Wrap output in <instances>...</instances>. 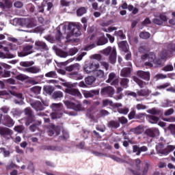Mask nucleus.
Listing matches in <instances>:
<instances>
[{
  "mask_svg": "<svg viewBox=\"0 0 175 175\" xmlns=\"http://www.w3.org/2000/svg\"><path fill=\"white\" fill-rule=\"evenodd\" d=\"M92 137L96 139L97 141H100L102 136L96 130L92 131Z\"/></svg>",
  "mask_w": 175,
  "mask_h": 175,
  "instance_id": "39",
  "label": "nucleus"
},
{
  "mask_svg": "<svg viewBox=\"0 0 175 175\" xmlns=\"http://www.w3.org/2000/svg\"><path fill=\"white\" fill-rule=\"evenodd\" d=\"M61 133V129L59 126H55V124H50L48 126V134L49 136L53 137L59 136Z\"/></svg>",
  "mask_w": 175,
  "mask_h": 175,
  "instance_id": "7",
  "label": "nucleus"
},
{
  "mask_svg": "<svg viewBox=\"0 0 175 175\" xmlns=\"http://www.w3.org/2000/svg\"><path fill=\"white\" fill-rule=\"evenodd\" d=\"M100 64L98 63H96L95 62H85V64L83 66V69L84 72L87 74H90L91 72H94L96 69H99Z\"/></svg>",
  "mask_w": 175,
  "mask_h": 175,
  "instance_id": "4",
  "label": "nucleus"
},
{
  "mask_svg": "<svg viewBox=\"0 0 175 175\" xmlns=\"http://www.w3.org/2000/svg\"><path fill=\"white\" fill-rule=\"evenodd\" d=\"M133 80H134L135 82L137 83V85L141 88H143L144 86L147 85V83L139 79H138L137 77H133Z\"/></svg>",
  "mask_w": 175,
  "mask_h": 175,
  "instance_id": "32",
  "label": "nucleus"
},
{
  "mask_svg": "<svg viewBox=\"0 0 175 175\" xmlns=\"http://www.w3.org/2000/svg\"><path fill=\"white\" fill-rule=\"evenodd\" d=\"M152 23H153L154 25H163V21H161V19L157 18H153Z\"/></svg>",
  "mask_w": 175,
  "mask_h": 175,
  "instance_id": "57",
  "label": "nucleus"
},
{
  "mask_svg": "<svg viewBox=\"0 0 175 175\" xmlns=\"http://www.w3.org/2000/svg\"><path fill=\"white\" fill-rule=\"evenodd\" d=\"M133 152L135 153L136 155L139 156L142 152H146L148 148L146 146L139 147L137 145H134L132 146Z\"/></svg>",
  "mask_w": 175,
  "mask_h": 175,
  "instance_id": "13",
  "label": "nucleus"
},
{
  "mask_svg": "<svg viewBox=\"0 0 175 175\" xmlns=\"http://www.w3.org/2000/svg\"><path fill=\"white\" fill-rule=\"evenodd\" d=\"M66 92L70 95L78 97L79 98H82V94L79 89H67Z\"/></svg>",
  "mask_w": 175,
  "mask_h": 175,
  "instance_id": "18",
  "label": "nucleus"
},
{
  "mask_svg": "<svg viewBox=\"0 0 175 175\" xmlns=\"http://www.w3.org/2000/svg\"><path fill=\"white\" fill-rule=\"evenodd\" d=\"M148 61L150 62H153L156 59V55L154 53H150V55L148 56Z\"/></svg>",
  "mask_w": 175,
  "mask_h": 175,
  "instance_id": "60",
  "label": "nucleus"
},
{
  "mask_svg": "<svg viewBox=\"0 0 175 175\" xmlns=\"http://www.w3.org/2000/svg\"><path fill=\"white\" fill-rule=\"evenodd\" d=\"M96 79L94 76H88L85 78V83L88 85H92L95 81Z\"/></svg>",
  "mask_w": 175,
  "mask_h": 175,
  "instance_id": "25",
  "label": "nucleus"
},
{
  "mask_svg": "<svg viewBox=\"0 0 175 175\" xmlns=\"http://www.w3.org/2000/svg\"><path fill=\"white\" fill-rule=\"evenodd\" d=\"M118 46L124 53H129V46L127 41L120 42V43H118Z\"/></svg>",
  "mask_w": 175,
  "mask_h": 175,
  "instance_id": "21",
  "label": "nucleus"
},
{
  "mask_svg": "<svg viewBox=\"0 0 175 175\" xmlns=\"http://www.w3.org/2000/svg\"><path fill=\"white\" fill-rule=\"evenodd\" d=\"M113 35L116 36H118L122 40L126 39V36L124 34L122 30L116 31Z\"/></svg>",
  "mask_w": 175,
  "mask_h": 175,
  "instance_id": "38",
  "label": "nucleus"
},
{
  "mask_svg": "<svg viewBox=\"0 0 175 175\" xmlns=\"http://www.w3.org/2000/svg\"><path fill=\"white\" fill-rule=\"evenodd\" d=\"M137 75L141 79H144L146 81H150V75L149 72H144V71H142V70H139V71H137Z\"/></svg>",
  "mask_w": 175,
  "mask_h": 175,
  "instance_id": "16",
  "label": "nucleus"
},
{
  "mask_svg": "<svg viewBox=\"0 0 175 175\" xmlns=\"http://www.w3.org/2000/svg\"><path fill=\"white\" fill-rule=\"evenodd\" d=\"M129 79L127 78H123L120 81V85L123 88H127L129 87Z\"/></svg>",
  "mask_w": 175,
  "mask_h": 175,
  "instance_id": "35",
  "label": "nucleus"
},
{
  "mask_svg": "<svg viewBox=\"0 0 175 175\" xmlns=\"http://www.w3.org/2000/svg\"><path fill=\"white\" fill-rule=\"evenodd\" d=\"M108 40L105 37V35L103 34V36L98 38L97 43H96V44H97V46H103L106 44Z\"/></svg>",
  "mask_w": 175,
  "mask_h": 175,
  "instance_id": "24",
  "label": "nucleus"
},
{
  "mask_svg": "<svg viewBox=\"0 0 175 175\" xmlns=\"http://www.w3.org/2000/svg\"><path fill=\"white\" fill-rule=\"evenodd\" d=\"M128 170L133 175H142L141 172L140 167H137L135 170H133L131 168H129Z\"/></svg>",
  "mask_w": 175,
  "mask_h": 175,
  "instance_id": "41",
  "label": "nucleus"
},
{
  "mask_svg": "<svg viewBox=\"0 0 175 175\" xmlns=\"http://www.w3.org/2000/svg\"><path fill=\"white\" fill-rule=\"evenodd\" d=\"M69 138V135L67 132L63 131V135L59 136V142L66 141Z\"/></svg>",
  "mask_w": 175,
  "mask_h": 175,
  "instance_id": "43",
  "label": "nucleus"
},
{
  "mask_svg": "<svg viewBox=\"0 0 175 175\" xmlns=\"http://www.w3.org/2000/svg\"><path fill=\"white\" fill-rule=\"evenodd\" d=\"M42 148L44 150H55L57 149L55 146H42Z\"/></svg>",
  "mask_w": 175,
  "mask_h": 175,
  "instance_id": "54",
  "label": "nucleus"
},
{
  "mask_svg": "<svg viewBox=\"0 0 175 175\" xmlns=\"http://www.w3.org/2000/svg\"><path fill=\"white\" fill-rule=\"evenodd\" d=\"M92 59L100 62L103 61V56L100 54H94L92 55Z\"/></svg>",
  "mask_w": 175,
  "mask_h": 175,
  "instance_id": "56",
  "label": "nucleus"
},
{
  "mask_svg": "<svg viewBox=\"0 0 175 175\" xmlns=\"http://www.w3.org/2000/svg\"><path fill=\"white\" fill-rule=\"evenodd\" d=\"M35 50L40 52H47L49 51L48 45L42 41H36L34 44Z\"/></svg>",
  "mask_w": 175,
  "mask_h": 175,
  "instance_id": "8",
  "label": "nucleus"
},
{
  "mask_svg": "<svg viewBox=\"0 0 175 175\" xmlns=\"http://www.w3.org/2000/svg\"><path fill=\"white\" fill-rule=\"evenodd\" d=\"M64 97V94L62 91H55L52 94V98L54 100L60 99Z\"/></svg>",
  "mask_w": 175,
  "mask_h": 175,
  "instance_id": "26",
  "label": "nucleus"
},
{
  "mask_svg": "<svg viewBox=\"0 0 175 175\" xmlns=\"http://www.w3.org/2000/svg\"><path fill=\"white\" fill-rule=\"evenodd\" d=\"M21 70H23L25 72H29L31 74H36L41 72V68L36 66H31L27 68H23Z\"/></svg>",
  "mask_w": 175,
  "mask_h": 175,
  "instance_id": "17",
  "label": "nucleus"
},
{
  "mask_svg": "<svg viewBox=\"0 0 175 175\" xmlns=\"http://www.w3.org/2000/svg\"><path fill=\"white\" fill-rule=\"evenodd\" d=\"M46 77L55 78L57 77V73L55 71H51L45 74Z\"/></svg>",
  "mask_w": 175,
  "mask_h": 175,
  "instance_id": "53",
  "label": "nucleus"
},
{
  "mask_svg": "<svg viewBox=\"0 0 175 175\" xmlns=\"http://www.w3.org/2000/svg\"><path fill=\"white\" fill-rule=\"evenodd\" d=\"M69 31L67 37L69 38L71 36L79 37L81 35V26L75 23H69L68 26Z\"/></svg>",
  "mask_w": 175,
  "mask_h": 175,
  "instance_id": "3",
  "label": "nucleus"
},
{
  "mask_svg": "<svg viewBox=\"0 0 175 175\" xmlns=\"http://www.w3.org/2000/svg\"><path fill=\"white\" fill-rule=\"evenodd\" d=\"M0 150L4 157H9L10 156V150H7L5 148H0Z\"/></svg>",
  "mask_w": 175,
  "mask_h": 175,
  "instance_id": "44",
  "label": "nucleus"
},
{
  "mask_svg": "<svg viewBox=\"0 0 175 175\" xmlns=\"http://www.w3.org/2000/svg\"><path fill=\"white\" fill-rule=\"evenodd\" d=\"M118 121L122 124H126L128 123V120L125 117L122 116L121 118H118Z\"/></svg>",
  "mask_w": 175,
  "mask_h": 175,
  "instance_id": "64",
  "label": "nucleus"
},
{
  "mask_svg": "<svg viewBox=\"0 0 175 175\" xmlns=\"http://www.w3.org/2000/svg\"><path fill=\"white\" fill-rule=\"evenodd\" d=\"M14 121L10 116L5 115L3 116V124L5 126L11 128L14 125Z\"/></svg>",
  "mask_w": 175,
  "mask_h": 175,
  "instance_id": "14",
  "label": "nucleus"
},
{
  "mask_svg": "<svg viewBox=\"0 0 175 175\" xmlns=\"http://www.w3.org/2000/svg\"><path fill=\"white\" fill-rule=\"evenodd\" d=\"M41 124H42V121H38V122L31 124V125L29 126V130H30L31 132H35V131H36V129L38 128V126H39L40 125H41Z\"/></svg>",
  "mask_w": 175,
  "mask_h": 175,
  "instance_id": "34",
  "label": "nucleus"
},
{
  "mask_svg": "<svg viewBox=\"0 0 175 175\" xmlns=\"http://www.w3.org/2000/svg\"><path fill=\"white\" fill-rule=\"evenodd\" d=\"M131 73L130 68H126L121 71V77H129Z\"/></svg>",
  "mask_w": 175,
  "mask_h": 175,
  "instance_id": "33",
  "label": "nucleus"
},
{
  "mask_svg": "<svg viewBox=\"0 0 175 175\" xmlns=\"http://www.w3.org/2000/svg\"><path fill=\"white\" fill-rule=\"evenodd\" d=\"M25 118V125L29 126L30 124L35 122V114L30 107H27L24 110Z\"/></svg>",
  "mask_w": 175,
  "mask_h": 175,
  "instance_id": "5",
  "label": "nucleus"
},
{
  "mask_svg": "<svg viewBox=\"0 0 175 175\" xmlns=\"http://www.w3.org/2000/svg\"><path fill=\"white\" fill-rule=\"evenodd\" d=\"M109 63L112 65H115L117 62V51L116 48H113L111 53L109 57Z\"/></svg>",
  "mask_w": 175,
  "mask_h": 175,
  "instance_id": "15",
  "label": "nucleus"
},
{
  "mask_svg": "<svg viewBox=\"0 0 175 175\" xmlns=\"http://www.w3.org/2000/svg\"><path fill=\"white\" fill-rule=\"evenodd\" d=\"M146 118L147 119L149 120V122L152 124L157 123L160 120L159 117H157L152 115H146Z\"/></svg>",
  "mask_w": 175,
  "mask_h": 175,
  "instance_id": "27",
  "label": "nucleus"
},
{
  "mask_svg": "<svg viewBox=\"0 0 175 175\" xmlns=\"http://www.w3.org/2000/svg\"><path fill=\"white\" fill-rule=\"evenodd\" d=\"M27 170L32 174L35 173V165H33V163L31 161L29 163Z\"/></svg>",
  "mask_w": 175,
  "mask_h": 175,
  "instance_id": "51",
  "label": "nucleus"
},
{
  "mask_svg": "<svg viewBox=\"0 0 175 175\" xmlns=\"http://www.w3.org/2000/svg\"><path fill=\"white\" fill-rule=\"evenodd\" d=\"M83 95L85 98H93V95L92 94L91 90H90V91H83Z\"/></svg>",
  "mask_w": 175,
  "mask_h": 175,
  "instance_id": "52",
  "label": "nucleus"
},
{
  "mask_svg": "<svg viewBox=\"0 0 175 175\" xmlns=\"http://www.w3.org/2000/svg\"><path fill=\"white\" fill-rule=\"evenodd\" d=\"M14 131L21 133L23 132L24 128L23 126H15V127H14Z\"/></svg>",
  "mask_w": 175,
  "mask_h": 175,
  "instance_id": "61",
  "label": "nucleus"
},
{
  "mask_svg": "<svg viewBox=\"0 0 175 175\" xmlns=\"http://www.w3.org/2000/svg\"><path fill=\"white\" fill-rule=\"evenodd\" d=\"M15 79H16L19 81H23L27 79L28 77L26 75L21 74V75H16V77H15Z\"/></svg>",
  "mask_w": 175,
  "mask_h": 175,
  "instance_id": "55",
  "label": "nucleus"
},
{
  "mask_svg": "<svg viewBox=\"0 0 175 175\" xmlns=\"http://www.w3.org/2000/svg\"><path fill=\"white\" fill-rule=\"evenodd\" d=\"M93 74L96 77H98L100 79L105 78V72L103 70H98L96 69L94 70V72H93Z\"/></svg>",
  "mask_w": 175,
  "mask_h": 175,
  "instance_id": "28",
  "label": "nucleus"
},
{
  "mask_svg": "<svg viewBox=\"0 0 175 175\" xmlns=\"http://www.w3.org/2000/svg\"><path fill=\"white\" fill-rule=\"evenodd\" d=\"M129 132L134 133L135 135H139L142 134V127L141 126H137V127H134V129H131L129 130Z\"/></svg>",
  "mask_w": 175,
  "mask_h": 175,
  "instance_id": "31",
  "label": "nucleus"
},
{
  "mask_svg": "<svg viewBox=\"0 0 175 175\" xmlns=\"http://www.w3.org/2000/svg\"><path fill=\"white\" fill-rule=\"evenodd\" d=\"M79 52L78 48L74 47L70 48L68 51H67L68 56H73L76 55Z\"/></svg>",
  "mask_w": 175,
  "mask_h": 175,
  "instance_id": "36",
  "label": "nucleus"
},
{
  "mask_svg": "<svg viewBox=\"0 0 175 175\" xmlns=\"http://www.w3.org/2000/svg\"><path fill=\"white\" fill-rule=\"evenodd\" d=\"M53 112L50 114L51 119L60 118L63 115V105L62 103H52L50 106Z\"/></svg>",
  "mask_w": 175,
  "mask_h": 175,
  "instance_id": "2",
  "label": "nucleus"
},
{
  "mask_svg": "<svg viewBox=\"0 0 175 175\" xmlns=\"http://www.w3.org/2000/svg\"><path fill=\"white\" fill-rule=\"evenodd\" d=\"M163 70L166 72L174 70V66L170 64L166 65L163 68Z\"/></svg>",
  "mask_w": 175,
  "mask_h": 175,
  "instance_id": "59",
  "label": "nucleus"
},
{
  "mask_svg": "<svg viewBox=\"0 0 175 175\" xmlns=\"http://www.w3.org/2000/svg\"><path fill=\"white\" fill-rule=\"evenodd\" d=\"M139 37L144 40H148L150 37V33L146 31H142L139 33Z\"/></svg>",
  "mask_w": 175,
  "mask_h": 175,
  "instance_id": "42",
  "label": "nucleus"
},
{
  "mask_svg": "<svg viewBox=\"0 0 175 175\" xmlns=\"http://www.w3.org/2000/svg\"><path fill=\"white\" fill-rule=\"evenodd\" d=\"M15 167H17V165H16V164H14L13 163H11L10 164H7V165H5V170L7 171L12 170Z\"/></svg>",
  "mask_w": 175,
  "mask_h": 175,
  "instance_id": "50",
  "label": "nucleus"
},
{
  "mask_svg": "<svg viewBox=\"0 0 175 175\" xmlns=\"http://www.w3.org/2000/svg\"><path fill=\"white\" fill-rule=\"evenodd\" d=\"M150 166V163H146L144 167H143V170H142V175H147L148 172V169Z\"/></svg>",
  "mask_w": 175,
  "mask_h": 175,
  "instance_id": "45",
  "label": "nucleus"
},
{
  "mask_svg": "<svg viewBox=\"0 0 175 175\" xmlns=\"http://www.w3.org/2000/svg\"><path fill=\"white\" fill-rule=\"evenodd\" d=\"M118 112L120 114L126 115L129 112V109L127 107L119 108Z\"/></svg>",
  "mask_w": 175,
  "mask_h": 175,
  "instance_id": "46",
  "label": "nucleus"
},
{
  "mask_svg": "<svg viewBox=\"0 0 175 175\" xmlns=\"http://www.w3.org/2000/svg\"><path fill=\"white\" fill-rule=\"evenodd\" d=\"M174 51H175V44H170L167 46V50L163 49V51L160 53V57L161 59H165L170 54H172Z\"/></svg>",
  "mask_w": 175,
  "mask_h": 175,
  "instance_id": "9",
  "label": "nucleus"
},
{
  "mask_svg": "<svg viewBox=\"0 0 175 175\" xmlns=\"http://www.w3.org/2000/svg\"><path fill=\"white\" fill-rule=\"evenodd\" d=\"M65 69L68 72H72L69 74V77L72 79L79 81L84 78L83 75L78 72L81 70V65L78 63L68 66Z\"/></svg>",
  "mask_w": 175,
  "mask_h": 175,
  "instance_id": "1",
  "label": "nucleus"
},
{
  "mask_svg": "<svg viewBox=\"0 0 175 175\" xmlns=\"http://www.w3.org/2000/svg\"><path fill=\"white\" fill-rule=\"evenodd\" d=\"M171 85L170 83H164L162 85L157 86V90H165V88L170 87Z\"/></svg>",
  "mask_w": 175,
  "mask_h": 175,
  "instance_id": "58",
  "label": "nucleus"
},
{
  "mask_svg": "<svg viewBox=\"0 0 175 175\" xmlns=\"http://www.w3.org/2000/svg\"><path fill=\"white\" fill-rule=\"evenodd\" d=\"M31 106L36 111H42L44 109V107L40 101H34L31 103Z\"/></svg>",
  "mask_w": 175,
  "mask_h": 175,
  "instance_id": "19",
  "label": "nucleus"
},
{
  "mask_svg": "<svg viewBox=\"0 0 175 175\" xmlns=\"http://www.w3.org/2000/svg\"><path fill=\"white\" fill-rule=\"evenodd\" d=\"M100 64H101V66H103V68H105V70H109V64L105 61H100Z\"/></svg>",
  "mask_w": 175,
  "mask_h": 175,
  "instance_id": "62",
  "label": "nucleus"
},
{
  "mask_svg": "<svg viewBox=\"0 0 175 175\" xmlns=\"http://www.w3.org/2000/svg\"><path fill=\"white\" fill-rule=\"evenodd\" d=\"M137 94L142 97L148 96L150 94V92L148 89H141L137 92Z\"/></svg>",
  "mask_w": 175,
  "mask_h": 175,
  "instance_id": "30",
  "label": "nucleus"
},
{
  "mask_svg": "<svg viewBox=\"0 0 175 175\" xmlns=\"http://www.w3.org/2000/svg\"><path fill=\"white\" fill-rule=\"evenodd\" d=\"M44 91L46 94L51 95L54 92V88L53 86H44Z\"/></svg>",
  "mask_w": 175,
  "mask_h": 175,
  "instance_id": "37",
  "label": "nucleus"
},
{
  "mask_svg": "<svg viewBox=\"0 0 175 175\" xmlns=\"http://www.w3.org/2000/svg\"><path fill=\"white\" fill-rule=\"evenodd\" d=\"M146 134L148 137H150L151 138H155L160 135V131L159 129H148L146 131Z\"/></svg>",
  "mask_w": 175,
  "mask_h": 175,
  "instance_id": "12",
  "label": "nucleus"
},
{
  "mask_svg": "<svg viewBox=\"0 0 175 175\" xmlns=\"http://www.w3.org/2000/svg\"><path fill=\"white\" fill-rule=\"evenodd\" d=\"M167 129L170 131V134L175 137V124H169Z\"/></svg>",
  "mask_w": 175,
  "mask_h": 175,
  "instance_id": "40",
  "label": "nucleus"
},
{
  "mask_svg": "<svg viewBox=\"0 0 175 175\" xmlns=\"http://www.w3.org/2000/svg\"><path fill=\"white\" fill-rule=\"evenodd\" d=\"M32 49H33L32 45H28V44L25 45V46H23V51L18 53V55L20 57H24L29 55H31L33 53Z\"/></svg>",
  "mask_w": 175,
  "mask_h": 175,
  "instance_id": "11",
  "label": "nucleus"
},
{
  "mask_svg": "<svg viewBox=\"0 0 175 175\" xmlns=\"http://www.w3.org/2000/svg\"><path fill=\"white\" fill-rule=\"evenodd\" d=\"M149 113L152 114V116H163V111L161 109L152 108L151 109H149L148 111Z\"/></svg>",
  "mask_w": 175,
  "mask_h": 175,
  "instance_id": "23",
  "label": "nucleus"
},
{
  "mask_svg": "<svg viewBox=\"0 0 175 175\" xmlns=\"http://www.w3.org/2000/svg\"><path fill=\"white\" fill-rule=\"evenodd\" d=\"M120 126V123L116 120H111L107 124V127L110 129H118Z\"/></svg>",
  "mask_w": 175,
  "mask_h": 175,
  "instance_id": "22",
  "label": "nucleus"
},
{
  "mask_svg": "<svg viewBox=\"0 0 175 175\" xmlns=\"http://www.w3.org/2000/svg\"><path fill=\"white\" fill-rule=\"evenodd\" d=\"M116 73L114 72H111L109 75V78L106 81V83H110L113 80H114V79H116Z\"/></svg>",
  "mask_w": 175,
  "mask_h": 175,
  "instance_id": "48",
  "label": "nucleus"
},
{
  "mask_svg": "<svg viewBox=\"0 0 175 175\" xmlns=\"http://www.w3.org/2000/svg\"><path fill=\"white\" fill-rule=\"evenodd\" d=\"M64 105L68 109H72L76 111H80L83 109L82 104L81 103H77V104L69 100H65Z\"/></svg>",
  "mask_w": 175,
  "mask_h": 175,
  "instance_id": "10",
  "label": "nucleus"
},
{
  "mask_svg": "<svg viewBox=\"0 0 175 175\" xmlns=\"http://www.w3.org/2000/svg\"><path fill=\"white\" fill-rule=\"evenodd\" d=\"M164 147L165 145L163 142L159 143L156 146L157 151L159 152L160 150H163Z\"/></svg>",
  "mask_w": 175,
  "mask_h": 175,
  "instance_id": "63",
  "label": "nucleus"
},
{
  "mask_svg": "<svg viewBox=\"0 0 175 175\" xmlns=\"http://www.w3.org/2000/svg\"><path fill=\"white\" fill-rule=\"evenodd\" d=\"M88 8L85 7H81L78 10H77V16H82L88 12Z\"/></svg>",
  "mask_w": 175,
  "mask_h": 175,
  "instance_id": "29",
  "label": "nucleus"
},
{
  "mask_svg": "<svg viewBox=\"0 0 175 175\" xmlns=\"http://www.w3.org/2000/svg\"><path fill=\"white\" fill-rule=\"evenodd\" d=\"M128 118L129 120L136 119V111L135 110L131 111L128 115Z\"/></svg>",
  "mask_w": 175,
  "mask_h": 175,
  "instance_id": "49",
  "label": "nucleus"
},
{
  "mask_svg": "<svg viewBox=\"0 0 175 175\" xmlns=\"http://www.w3.org/2000/svg\"><path fill=\"white\" fill-rule=\"evenodd\" d=\"M32 62H21L20 66H23V68H29V66H32Z\"/></svg>",
  "mask_w": 175,
  "mask_h": 175,
  "instance_id": "47",
  "label": "nucleus"
},
{
  "mask_svg": "<svg viewBox=\"0 0 175 175\" xmlns=\"http://www.w3.org/2000/svg\"><path fill=\"white\" fill-rule=\"evenodd\" d=\"M13 132L10 129H7V127H0V135L1 136H11Z\"/></svg>",
  "mask_w": 175,
  "mask_h": 175,
  "instance_id": "20",
  "label": "nucleus"
},
{
  "mask_svg": "<svg viewBox=\"0 0 175 175\" xmlns=\"http://www.w3.org/2000/svg\"><path fill=\"white\" fill-rule=\"evenodd\" d=\"M115 92L116 90H114V88H111V86H105L100 90V94L104 97L111 98L113 96H114Z\"/></svg>",
  "mask_w": 175,
  "mask_h": 175,
  "instance_id": "6",
  "label": "nucleus"
}]
</instances>
